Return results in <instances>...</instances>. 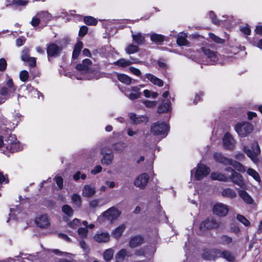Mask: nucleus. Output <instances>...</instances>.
Listing matches in <instances>:
<instances>
[{"label": "nucleus", "instance_id": "nucleus-1", "mask_svg": "<svg viewBox=\"0 0 262 262\" xmlns=\"http://www.w3.org/2000/svg\"><path fill=\"white\" fill-rule=\"evenodd\" d=\"M4 147L12 152L20 150L23 148L14 135H10L5 140Z\"/></svg>", "mask_w": 262, "mask_h": 262}, {"label": "nucleus", "instance_id": "nucleus-2", "mask_svg": "<svg viewBox=\"0 0 262 262\" xmlns=\"http://www.w3.org/2000/svg\"><path fill=\"white\" fill-rule=\"evenodd\" d=\"M245 153L254 162L256 163L258 161V156L260 153V149L257 142H254L251 146V149L248 148L246 146L243 147Z\"/></svg>", "mask_w": 262, "mask_h": 262}, {"label": "nucleus", "instance_id": "nucleus-3", "mask_svg": "<svg viewBox=\"0 0 262 262\" xmlns=\"http://www.w3.org/2000/svg\"><path fill=\"white\" fill-rule=\"evenodd\" d=\"M151 132L154 135L161 136L162 138L167 136L169 126L164 123L157 122L151 126Z\"/></svg>", "mask_w": 262, "mask_h": 262}, {"label": "nucleus", "instance_id": "nucleus-4", "mask_svg": "<svg viewBox=\"0 0 262 262\" xmlns=\"http://www.w3.org/2000/svg\"><path fill=\"white\" fill-rule=\"evenodd\" d=\"M235 129L237 134L241 137H244L250 134L253 130V126L248 122L237 123Z\"/></svg>", "mask_w": 262, "mask_h": 262}, {"label": "nucleus", "instance_id": "nucleus-5", "mask_svg": "<svg viewBox=\"0 0 262 262\" xmlns=\"http://www.w3.org/2000/svg\"><path fill=\"white\" fill-rule=\"evenodd\" d=\"M225 170L231 173V175L228 177L229 178V180H230L233 183L238 185L239 186H243L244 184L243 178L240 173L236 172L231 167L226 168Z\"/></svg>", "mask_w": 262, "mask_h": 262}, {"label": "nucleus", "instance_id": "nucleus-6", "mask_svg": "<svg viewBox=\"0 0 262 262\" xmlns=\"http://www.w3.org/2000/svg\"><path fill=\"white\" fill-rule=\"evenodd\" d=\"M221 224V222H218L214 220L207 219L201 223L200 229L202 231H205L206 230L215 229L219 227Z\"/></svg>", "mask_w": 262, "mask_h": 262}, {"label": "nucleus", "instance_id": "nucleus-7", "mask_svg": "<svg viewBox=\"0 0 262 262\" xmlns=\"http://www.w3.org/2000/svg\"><path fill=\"white\" fill-rule=\"evenodd\" d=\"M223 147L226 150H232L235 147V140L229 133H226L223 138Z\"/></svg>", "mask_w": 262, "mask_h": 262}, {"label": "nucleus", "instance_id": "nucleus-8", "mask_svg": "<svg viewBox=\"0 0 262 262\" xmlns=\"http://www.w3.org/2000/svg\"><path fill=\"white\" fill-rule=\"evenodd\" d=\"M210 172L209 168L202 164H199L195 172L196 180H200L206 177Z\"/></svg>", "mask_w": 262, "mask_h": 262}, {"label": "nucleus", "instance_id": "nucleus-9", "mask_svg": "<svg viewBox=\"0 0 262 262\" xmlns=\"http://www.w3.org/2000/svg\"><path fill=\"white\" fill-rule=\"evenodd\" d=\"M61 50L62 48L54 43L49 44L47 47V52L48 58L59 56Z\"/></svg>", "mask_w": 262, "mask_h": 262}, {"label": "nucleus", "instance_id": "nucleus-10", "mask_svg": "<svg viewBox=\"0 0 262 262\" xmlns=\"http://www.w3.org/2000/svg\"><path fill=\"white\" fill-rule=\"evenodd\" d=\"M228 207L227 205L221 203L216 204L213 208L214 214L219 216H225L228 212Z\"/></svg>", "mask_w": 262, "mask_h": 262}, {"label": "nucleus", "instance_id": "nucleus-11", "mask_svg": "<svg viewBox=\"0 0 262 262\" xmlns=\"http://www.w3.org/2000/svg\"><path fill=\"white\" fill-rule=\"evenodd\" d=\"M149 178V176L147 173H143L136 179L134 185L140 189H144L148 182Z\"/></svg>", "mask_w": 262, "mask_h": 262}, {"label": "nucleus", "instance_id": "nucleus-12", "mask_svg": "<svg viewBox=\"0 0 262 262\" xmlns=\"http://www.w3.org/2000/svg\"><path fill=\"white\" fill-rule=\"evenodd\" d=\"M120 211L115 207H111L104 212L103 215L111 222L117 219L120 215Z\"/></svg>", "mask_w": 262, "mask_h": 262}, {"label": "nucleus", "instance_id": "nucleus-13", "mask_svg": "<svg viewBox=\"0 0 262 262\" xmlns=\"http://www.w3.org/2000/svg\"><path fill=\"white\" fill-rule=\"evenodd\" d=\"M219 249H205L202 254V257L206 260H214L219 257Z\"/></svg>", "mask_w": 262, "mask_h": 262}, {"label": "nucleus", "instance_id": "nucleus-14", "mask_svg": "<svg viewBox=\"0 0 262 262\" xmlns=\"http://www.w3.org/2000/svg\"><path fill=\"white\" fill-rule=\"evenodd\" d=\"M202 50L209 60L208 61L209 63L213 64L218 60V55L216 52L205 48H202Z\"/></svg>", "mask_w": 262, "mask_h": 262}, {"label": "nucleus", "instance_id": "nucleus-15", "mask_svg": "<svg viewBox=\"0 0 262 262\" xmlns=\"http://www.w3.org/2000/svg\"><path fill=\"white\" fill-rule=\"evenodd\" d=\"M36 225L41 228L48 227L50 223L47 215H41L37 217L35 219Z\"/></svg>", "mask_w": 262, "mask_h": 262}, {"label": "nucleus", "instance_id": "nucleus-16", "mask_svg": "<svg viewBox=\"0 0 262 262\" xmlns=\"http://www.w3.org/2000/svg\"><path fill=\"white\" fill-rule=\"evenodd\" d=\"M92 65V61L89 59H85L81 63L77 65L76 69L82 73H86L89 72Z\"/></svg>", "mask_w": 262, "mask_h": 262}, {"label": "nucleus", "instance_id": "nucleus-17", "mask_svg": "<svg viewBox=\"0 0 262 262\" xmlns=\"http://www.w3.org/2000/svg\"><path fill=\"white\" fill-rule=\"evenodd\" d=\"M129 118L134 124L146 123L148 121V118L145 116H137L134 113L129 114Z\"/></svg>", "mask_w": 262, "mask_h": 262}, {"label": "nucleus", "instance_id": "nucleus-18", "mask_svg": "<svg viewBox=\"0 0 262 262\" xmlns=\"http://www.w3.org/2000/svg\"><path fill=\"white\" fill-rule=\"evenodd\" d=\"M144 242V240L142 236L136 235L130 237L128 246L131 248H135L141 245Z\"/></svg>", "mask_w": 262, "mask_h": 262}, {"label": "nucleus", "instance_id": "nucleus-19", "mask_svg": "<svg viewBox=\"0 0 262 262\" xmlns=\"http://www.w3.org/2000/svg\"><path fill=\"white\" fill-rule=\"evenodd\" d=\"M94 238L98 243H106L109 241L110 235L107 232L98 231Z\"/></svg>", "mask_w": 262, "mask_h": 262}, {"label": "nucleus", "instance_id": "nucleus-20", "mask_svg": "<svg viewBox=\"0 0 262 262\" xmlns=\"http://www.w3.org/2000/svg\"><path fill=\"white\" fill-rule=\"evenodd\" d=\"M101 154L103 157L101 159V162L102 164L109 165L112 164L114 156L112 154H107L104 152V149H101Z\"/></svg>", "mask_w": 262, "mask_h": 262}, {"label": "nucleus", "instance_id": "nucleus-21", "mask_svg": "<svg viewBox=\"0 0 262 262\" xmlns=\"http://www.w3.org/2000/svg\"><path fill=\"white\" fill-rule=\"evenodd\" d=\"M214 160L225 165H229L231 159H228L224 157L222 154L215 152L213 155Z\"/></svg>", "mask_w": 262, "mask_h": 262}, {"label": "nucleus", "instance_id": "nucleus-22", "mask_svg": "<svg viewBox=\"0 0 262 262\" xmlns=\"http://www.w3.org/2000/svg\"><path fill=\"white\" fill-rule=\"evenodd\" d=\"M145 76L148 80H149L154 84L160 87L162 86L163 85L164 83L163 80L156 77L154 75L147 73L145 74Z\"/></svg>", "mask_w": 262, "mask_h": 262}, {"label": "nucleus", "instance_id": "nucleus-23", "mask_svg": "<svg viewBox=\"0 0 262 262\" xmlns=\"http://www.w3.org/2000/svg\"><path fill=\"white\" fill-rule=\"evenodd\" d=\"M238 194L239 196L243 200V201L247 204H252L254 201L250 195L244 190H238Z\"/></svg>", "mask_w": 262, "mask_h": 262}, {"label": "nucleus", "instance_id": "nucleus-24", "mask_svg": "<svg viewBox=\"0 0 262 262\" xmlns=\"http://www.w3.org/2000/svg\"><path fill=\"white\" fill-rule=\"evenodd\" d=\"M132 38L133 41L138 45H141L145 42V34L141 33H137L136 34H132Z\"/></svg>", "mask_w": 262, "mask_h": 262}, {"label": "nucleus", "instance_id": "nucleus-25", "mask_svg": "<svg viewBox=\"0 0 262 262\" xmlns=\"http://www.w3.org/2000/svg\"><path fill=\"white\" fill-rule=\"evenodd\" d=\"M95 189L90 185H86L82 190V195L85 197H91L95 193Z\"/></svg>", "mask_w": 262, "mask_h": 262}, {"label": "nucleus", "instance_id": "nucleus-26", "mask_svg": "<svg viewBox=\"0 0 262 262\" xmlns=\"http://www.w3.org/2000/svg\"><path fill=\"white\" fill-rule=\"evenodd\" d=\"M222 195L224 197L233 199L236 196V192L230 188L223 189L221 192Z\"/></svg>", "mask_w": 262, "mask_h": 262}, {"label": "nucleus", "instance_id": "nucleus-27", "mask_svg": "<svg viewBox=\"0 0 262 262\" xmlns=\"http://www.w3.org/2000/svg\"><path fill=\"white\" fill-rule=\"evenodd\" d=\"M229 165L232 166L236 170L241 172H244L247 171L246 167L244 165L232 159H231Z\"/></svg>", "mask_w": 262, "mask_h": 262}, {"label": "nucleus", "instance_id": "nucleus-28", "mask_svg": "<svg viewBox=\"0 0 262 262\" xmlns=\"http://www.w3.org/2000/svg\"><path fill=\"white\" fill-rule=\"evenodd\" d=\"M211 178L213 180H217L223 182H227L229 180L228 176L220 172H213L211 174Z\"/></svg>", "mask_w": 262, "mask_h": 262}, {"label": "nucleus", "instance_id": "nucleus-29", "mask_svg": "<svg viewBox=\"0 0 262 262\" xmlns=\"http://www.w3.org/2000/svg\"><path fill=\"white\" fill-rule=\"evenodd\" d=\"M219 257H223L229 261H232L234 260V256L229 251H221L219 249Z\"/></svg>", "mask_w": 262, "mask_h": 262}, {"label": "nucleus", "instance_id": "nucleus-30", "mask_svg": "<svg viewBox=\"0 0 262 262\" xmlns=\"http://www.w3.org/2000/svg\"><path fill=\"white\" fill-rule=\"evenodd\" d=\"M126 226L124 224H122L113 231L112 235L115 238H119L124 232Z\"/></svg>", "mask_w": 262, "mask_h": 262}, {"label": "nucleus", "instance_id": "nucleus-31", "mask_svg": "<svg viewBox=\"0 0 262 262\" xmlns=\"http://www.w3.org/2000/svg\"><path fill=\"white\" fill-rule=\"evenodd\" d=\"M187 35L185 33H180L178 35L177 42L179 46H187L188 41L187 39Z\"/></svg>", "mask_w": 262, "mask_h": 262}, {"label": "nucleus", "instance_id": "nucleus-32", "mask_svg": "<svg viewBox=\"0 0 262 262\" xmlns=\"http://www.w3.org/2000/svg\"><path fill=\"white\" fill-rule=\"evenodd\" d=\"M131 255L130 252L126 249H122L117 253L116 257L117 259L123 260L126 257H129Z\"/></svg>", "mask_w": 262, "mask_h": 262}, {"label": "nucleus", "instance_id": "nucleus-33", "mask_svg": "<svg viewBox=\"0 0 262 262\" xmlns=\"http://www.w3.org/2000/svg\"><path fill=\"white\" fill-rule=\"evenodd\" d=\"M83 43L81 41L78 42L75 46L72 58L74 59H76L78 58L79 53L82 48Z\"/></svg>", "mask_w": 262, "mask_h": 262}, {"label": "nucleus", "instance_id": "nucleus-34", "mask_svg": "<svg viewBox=\"0 0 262 262\" xmlns=\"http://www.w3.org/2000/svg\"><path fill=\"white\" fill-rule=\"evenodd\" d=\"M247 174L253 178L256 182L260 183L261 179L259 173L254 169L249 168L247 169Z\"/></svg>", "mask_w": 262, "mask_h": 262}, {"label": "nucleus", "instance_id": "nucleus-35", "mask_svg": "<svg viewBox=\"0 0 262 262\" xmlns=\"http://www.w3.org/2000/svg\"><path fill=\"white\" fill-rule=\"evenodd\" d=\"M117 76L118 79L122 83L129 85L132 82V78L125 74L117 73Z\"/></svg>", "mask_w": 262, "mask_h": 262}, {"label": "nucleus", "instance_id": "nucleus-36", "mask_svg": "<svg viewBox=\"0 0 262 262\" xmlns=\"http://www.w3.org/2000/svg\"><path fill=\"white\" fill-rule=\"evenodd\" d=\"M164 36L156 33H152L150 35V39L156 43H161L164 40Z\"/></svg>", "mask_w": 262, "mask_h": 262}, {"label": "nucleus", "instance_id": "nucleus-37", "mask_svg": "<svg viewBox=\"0 0 262 262\" xmlns=\"http://www.w3.org/2000/svg\"><path fill=\"white\" fill-rule=\"evenodd\" d=\"M170 109V102L168 100L163 102L160 106L158 108L157 112L158 113H163L167 112Z\"/></svg>", "mask_w": 262, "mask_h": 262}, {"label": "nucleus", "instance_id": "nucleus-38", "mask_svg": "<svg viewBox=\"0 0 262 262\" xmlns=\"http://www.w3.org/2000/svg\"><path fill=\"white\" fill-rule=\"evenodd\" d=\"M135 61H130V60H127L125 58H121L117 60L114 62V64L121 67H126L130 66Z\"/></svg>", "mask_w": 262, "mask_h": 262}, {"label": "nucleus", "instance_id": "nucleus-39", "mask_svg": "<svg viewBox=\"0 0 262 262\" xmlns=\"http://www.w3.org/2000/svg\"><path fill=\"white\" fill-rule=\"evenodd\" d=\"M125 51L128 54H134L139 51V48L137 45L129 44L126 47Z\"/></svg>", "mask_w": 262, "mask_h": 262}, {"label": "nucleus", "instance_id": "nucleus-40", "mask_svg": "<svg viewBox=\"0 0 262 262\" xmlns=\"http://www.w3.org/2000/svg\"><path fill=\"white\" fill-rule=\"evenodd\" d=\"M126 147L125 143L119 142L113 145L112 148L118 152H122Z\"/></svg>", "mask_w": 262, "mask_h": 262}, {"label": "nucleus", "instance_id": "nucleus-41", "mask_svg": "<svg viewBox=\"0 0 262 262\" xmlns=\"http://www.w3.org/2000/svg\"><path fill=\"white\" fill-rule=\"evenodd\" d=\"M36 16L40 18L43 21H47L51 19L52 15L47 11H42L38 13Z\"/></svg>", "mask_w": 262, "mask_h": 262}, {"label": "nucleus", "instance_id": "nucleus-42", "mask_svg": "<svg viewBox=\"0 0 262 262\" xmlns=\"http://www.w3.org/2000/svg\"><path fill=\"white\" fill-rule=\"evenodd\" d=\"M71 200L72 203H73L75 206L78 207H80L81 206L82 200L80 195L76 193L73 194L71 196Z\"/></svg>", "mask_w": 262, "mask_h": 262}, {"label": "nucleus", "instance_id": "nucleus-43", "mask_svg": "<svg viewBox=\"0 0 262 262\" xmlns=\"http://www.w3.org/2000/svg\"><path fill=\"white\" fill-rule=\"evenodd\" d=\"M8 5H14L16 6H26L28 3V1L27 0H7V1Z\"/></svg>", "mask_w": 262, "mask_h": 262}, {"label": "nucleus", "instance_id": "nucleus-44", "mask_svg": "<svg viewBox=\"0 0 262 262\" xmlns=\"http://www.w3.org/2000/svg\"><path fill=\"white\" fill-rule=\"evenodd\" d=\"M232 242V238L228 236L223 235L220 237V243L224 245H228L231 243Z\"/></svg>", "mask_w": 262, "mask_h": 262}, {"label": "nucleus", "instance_id": "nucleus-45", "mask_svg": "<svg viewBox=\"0 0 262 262\" xmlns=\"http://www.w3.org/2000/svg\"><path fill=\"white\" fill-rule=\"evenodd\" d=\"M84 23L88 25L95 26L97 24V20L92 16H85L84 18Z\"/></svg>", "mask_w": 262, "mask_h": 262}, {"label": "nucleus", "instance_id": "nucleus-46", "mask_svg": "<svg viewBox=\"0 0 262 262\" xmlns=\"http://www.w3.org/2000/svg\"><path fill=\"white\" fill-rule=\"evenodd\" d=\"M114 251L112 249H107L103 254V257L105 260L107 261L110 260L113 257Z\"/></svg>", "mask_w": 262, "mask_h": 262}, {"label": "nucleus", "instance_id": "nucleus-47", "mask_svg": "<svg viewBox=\"0 0 262 262\" xmlns=\"http://www.w3.org/2000/svg\"><path fill=\"white\" fill-rule=\"evenodd\" d=\"M62 211L67 215L72 216L73 214V209L68 205H65L62 207Z\"/></svg>", "mask_w": 262, "mask_h": 262}, {"label": "nucleus", "instance_id": "nucleus-48", "mask_svg": "<svg viewBox=\"0 0 262 262\" xmlns=\"http://www.w3.org/2000/svg\"><path fill=\"white\" fill-rule=\"evenodd\" d=\"M236 219L246 226H249L250 225V222L244 216L241 214H237Z\"/></svg>", "mask_w": 262, "mask_h": 262}, {"label": "nucleus", "instance_id": "nucleus-49", "mask_svg": "<svg viewBox=\"0 0 262 262\" xmlns=\"http://www.w3.org/2000/svg\"><path fill=\"white\" fill-rule=\"evenodd\" d=\"M29 49L28 48H25L21 52V59L24 61H25L28 59L30 58L31 57H29Z\"/></svg>", "mask_w": 262, "mask_h": 262}, {"label": "nucleus", "instance_id": "nucleus-50", "mask_svg": "<svg viewBox=\"0 0 262 262\" xmlns=\"http://www.w3.org/2000/svg\"><path fill=\"white\" fill-rule=\"evenodd\" d=\"M209 36L210 38L212 39L214 42L218 43H223L224 42V39L220 38L219 37L216 36L215 34L212 33H210L209 34Z\"/></svg>", "mask_w": 262, "mask_h": 262}, {"label": "nucleus", "instance_id": "nucleus-51", "mask_svg": "<svg viewBox=\"0 0 262 262\" xmlns=\"http://www.w3.org/2000/svg\"><path fill=\"white\" fill-rule=\"evenodd\" d=\"M19 78L21 81L26 82L29 78V73L27 71H22L19 74Z\"/></svg>", "mask_w": 262, "mask_h": 262}, {"label": "nucleus", "instance_id": "nucleus-52", "mask_svg": "<svg viewBox=\"0 0 262 262\" xmlns=\"http://www.w3.org/2000/svg\"><path fill=\"white\" fill-rule=\"evenodd\" d=\"M54 181H55L56 183L57 184L59 189H61L63 187V179L62 177L56 176L54 179Z\"/></svg>", "mask_w": 262, "mask_h": 262}, {"label": "nucleus", "instance_id": "nucleus-53", "mask_svg": "<svg viewBox=\"0 0 262 262\" xmlns=\"http://www.w3.org/2000/svg\"><path fill=\"white\" fill-rule=\"evenodd\" d=\"M78 232L81 237H85L87 235L88 230L86 228H79Z\"/></svg>", "mask_w": 262, "mask_h": 262}, {"label": "nucleus", "instance_id": "nucleus-54", "mask_svg": "<svg viewBox=\"0 0 262 262\" xmlns=\"http://www.w3.org/2000/svg\"><path fill=\"white\" fill-rule=\"evenodd\" d=\"M99 200H94L90 202V206L92 208H95L100 206L99 204Z\"/></svg>", "mask_w": 262, "mask_h": 262}, {"label": "nucleus", "instance_id": "nucleus-55", "mask_svg": "<svg viewBox=\"0 0 262 262\" xmlns=\"http://www.w3.org/2000/svg\"><path fill=\"white\" fill-rule=\"evenodd\" d=\"M88 30V28L86 26H82L80 28L79 32V35L81 37H83L86 34Z\"/></svg>", "mask_w": 262, "mask_h": 262}, {"label": "nucleus", "instance_id": "nucleus-56", "mask_svg": "<svg viewBox=\"0 0 262 262\" xmlns=\"http://www.w3.org/2000/svg\"><path fill=\"white\" fill-rule=\"evenodd\" d=\"M7 67V62L4 58L0 59V71H4Z\"/></svg>", "mask_w": 262, "mask_h": 262}, {"label": "nucleus", "instance_id": "nucleus-57", "mask_svg": "<svg viewBox=\"0 0 262 262\" xmlns=\"http://www.w3.org/2000/svg\"><path fill=\"white\" fill-rule=\"evenodd\" d=\"M209 16H210V18L212 20V21L215 25H220V22H221V21H220V20H217L215 19L216 16L215 15L214 13L213 12L211 11L210 12Z\"/></svg>", "mask_w": 262, "mask_h": 262}, {"label": "nucleus", "instance_id": "nucleus-58", "mask_svg": "<svg viewBox=\"0 0 262 262\" xmlns=\"http://www.w3.org/2000/svg\"><path fill=\"white\" fill-rule=\"evenodd\" d=\"M7 86L10 88V91L14 92L16 90V88L14 85L12 79H9L7 82Z\"/></svg>", "mask_w": 262, "mask_h": 262}, {"label": "nucleus", "instance_id": "nucleus-59", "mask_svg": "<svg viewBox=\"0 0 262 262\" xmlns=\"http://www.w3.org/2000/svg\"><path fill=\"white\" fill-rule=\"evenodd\" d=\"M130 72L133 73L134 75L139 76L141 74V71L137 68L131 67L129 68Z\"/></svg>", "mask_w": 262, "mask_h": 262}, {"label": "nucleus", "instance_id": "nucleus-60", "mask_svg": "<svg viewBox=\"0 0 262 262\" xmlns=\"http://www.w3.org/2000/svg\"><path fill=\"white\" fill-rule=\"evenodd\" d=\"M40 19L39 17H37L36 16L33 17L31 21V24L34 26L36 27L38 26L40 23Z\"/></svg>", "mask_w": 262, "mask_h": 262}, {"label": "nucleus", "instance_id": "nucleus-61", "mask_svg": "<svg viewBox=\"0 0 262 262\" xmlns=\"http://www.w3.org/2000/svg\"><path fill=\"white\" fill-rule=\"evenodd\" d=\"M126 95L129 98V99L133 100L139 98L140 96V93H132L129 95L126 94Z\"/></svg>", "mask_w": 262, "mask_h": 262}, {"label": "nucleus", "instance_id": "nucleus-62", "mask_svg": "<svg viewBox=\"0 0 262 262\" xmlns=\"http://www.w3.org/2000/svg\"><path fill=\"white\" fill-rule=\"evenodd\" d=\"M25 62H28L30 67H34L36 66V59L34 57H31L26 60Z\"/></svg>", "mask_w": 262, "mask_h": 262}, {"label": "nucleus", "instance_id": "nucleus-63", "mask_svg": "<svg viewBox=\"0 0 262 262\" xmlns=\"http://www.w3.org/2000/svg\"><path fill=\"white\" fill-rule=\"evenodd\" d=\"M101 170V166L100 165H97L91 170V173L93 174H96L97 173L100 172Z\"/></svg>", "mask_w": 262, "mask_h": 262}, {"label": "nucleus", "instance_id": "nucleus-64", "mask_svg": "<svg viewBox=\"0 0 262 262\" xmlns=\"http://www.w3.org/2000/svg\"><path fill=\"white\" fill-rule=\"evenodd\" d=\"M241 31L246 35H249L251 32V30L248 26L243 27L241 28Z\"/></svg>", "mask_w": 262, "mask_h": 262}]
</instances>
